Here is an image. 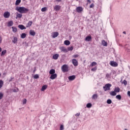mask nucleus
<instances>
[{"label": "nucleus", "instance_id": "nucleus-1", "mask_svg": "<svg viewBox=\"0 0 130 130\" xmlns=\"http://www.w3.org/2000/svg\"><path fill=\"white\" fill-rule=\"evenodd\" d=\"M16 10L20 13V14H26V13L29 12V9L22 7L16 8Z\"/></svg>", "mask_w": 130, "mask_h": 130}, {"label": "nucleus", "instance_id": "nucleus-2", "mask_svg": "<svg viewBox=\"0 0 130 130\" xmlns=\"http://www.w3.org/2000/svg\"><path fill=\"white\" fill-rule=\"evenodd\" d=\"M61 70L63 73H66L69 71V67L67 64H64L62 66Z\"/></svg>", "mask_w": 130, "mask_h": 130}, {"label": "nucleus", "instance_id": "nucleus-3", "mask_svg": "<svg viewBox=\"0 0 130 130\" xmlns=\"http://www.w3.org/2000/svg\"><path fill=\"white\" fill-rule=\"evenodd\" d=\"M111 84L108 83L106 84L104 87V91H109V90H110V87H111Z\"/></svg>", "mask_w": 130, "mask_h": 130}, {"label": "nucleus", "instance_id": "nucleus-4", "mask_svg": "<svg viewBox=\"0 0 130 130\" xmlns=\"http://www.w3.org/2000/svg\"><path fill=\"white\" fill-rule=\"evenodd\" d=\"M110 66L111 67H114V68H116V67H118V64L117 62L114 61H111L110 62Z\"/></svg>", "mask_w": 130, "mask_h": 130}, {"label": "nucleus", "instance_id": "nucleus-5", "mask_svg": "<svg viewBox=\"0 0 130 130\" xmlns=\"http://www.w3.org/2000/svg\"><path fill=\"white\" fill-rule=\"evenodd\" d=\"M77 13H82L84 11V8L82 7H78L76 8Z\"/></svg>", "mask_w": 130, "mask_h": 130}, {"label": "nucleus", "instance_id": "nucleus-6", "mask_svg": "<svg viewBox=\"0 0 130 130\" xmlns=\"http://www.w3.org/2000/svg\"><path fill=\"white\" fill-rule=\"evenodd\" d=\"M11 15V14L10 12L6 11L4 13V18H10V16Z\"/></svg>", "mask_w": 130, "mask_h": 130}, {"label": "nucleus", "instance_id": "nucleus-7", "mask_svg": "<svg viewBox=\"0 0 130 130\" xmlns=\"http://www.w3.org/2000/svg\"><path fill=\"white\" fill-rule=\"evenodd\" d=\"M124 48H125V50L126 51H127V52H130V46H129V45H128V44L125 45Z\"/></svg>", "mask_w": 130, "mask_h": 130}, {"label": "nucleus", "instance_id": "nucleus-8", "mask_svg": "<svg viewBox=\"0 0 130 130\" xmlns=\"http://www.w3.org/2000/svg\"><path fill=\"white\" fill-rule=\"evenodd\" d=\"M61 7H60V6L59 5H55L54 7V10L55 11H56V12H57L58 11H59V10H60Z\"/></svg>", "mask_w": 130, "mask_h": 130}, {"label": "nucleus", "instance_id": "nucleus-9", "mask_svg": "<svg viewBox=\"0 0 130 130\" xmlns=\"http://www.w3.org/2000/svg\"><path fill=\"white\" fill-rule=\"evenodd\" d=\"M72 61L75 67H78V60H77V59H73Z\"/></svg>", "mask_w": 130, "mask_h": 130}, {"label": "nucleus", "instance_id": "nucleus-10", "mask_svg": "<svg viewBox=\"0 0 130 130\" xmlns=\"http://www.w3.org/2000/svg\"><path fill=\"white\" fill-rule=\"evenodd\" d=\"M60 50H61V51H62V52H68V50L67 49V48H66L64 47H60Z\"/></svg>", "mask_w": 130, "mask_h": 130}, {"label": "nucleus", "instance_id": "nucleus-11", "mask_svg": "<svg viewBox=\"0 0 130 130\" xmlns=\"http://www.w3.org/2000/svg\"><path fill=\"white\" fill-rule=\"evenodd\" d=\"M56 78H57V74H54L51 75L50 79L51 80H54V79H56Z\"/></svg>", "mask_w": 130, "mask_h": 130}, {"label": "nucleus", "instance_id": "nucleus-12", "mask_svg": "<svg viewBox=\"0 0 130 130\" xmlns=\"http://www.w3.org/2000/svg\"><path fill=\"white\" fill-rule=\"evenodd\" d=\"M59 35V34H58V32H54L52 33V37L53 38H56V37H57V36H58Z\"/></svg>", "mask_w": 130, "mask_h": 130}, {"label": "nucleus", "instance_id": "nucleus-13", "mask_svg": "<svg viewBox=\"0 0 130 130\" xmlns=\"http://www.w3.org/2000/svg\"><path fill=\"white\" fill-rule=\"evenodd\" d=\"M16 19H18V18H19V19H21V18H22V17H23V15H22V14L21 13H16Z\"/></svg>", "mask_w": 130, "mask_h": 130}, {"label": "nucleus", "instance_id": "nucleus-14", "mask_svg": "<svg viewBox=\"0 0 130 130\" xmlns=\"http://www.w3.org/2000/svg\"><path fill=\"white\" fill-rule=\"evenodd\" d=\"M68 79H69V81H74V80H75V79H76V76L72 75V76H69L68 77Z\"/></svg>", "mask_w": 130, "mask_h": 130}, {"label": "nucleus", "instance_id": "nucleus-15", "mask_svg": "<svg viewBox=\"0 0 130 130\" xmlns=\"http://www.w3.org/2000/svg\"><path fill=\"white\" fill-rule=\"evenodd\" d=\"M58 57H59V54H56L53 55V59H55V60L58 59Z\"/></svg>", "mask_w": 130, "mask_h": 130}, {"label": "nucleus", "instance_id": "nucleus-16", "mask_svg": "<svg viewBox=\"0 0 130 130\" xmlns=\"http://www.w3.org/2000/svg\"><path fill=\"white\" fill-rule=\"evenodd\" d=\"M92 39V37L91 36H88L86 37L85 39V41H91Z\"/></svg>", "mask_w": 130, "mask_h": 130}, {"label": "nucleus", "instance_id": "nucleus-17", "mask_svg": "<svg viewBox=\"0 0 130 130\" xmlns=\"http://www.w3.org/2000/svg\"><path fill=\"white\" fill-rule=\"evenodd\" d=\"M33 22L32 21H29L26 24V27L28 28V27H31Z\"/></svg>", "mask_w": 130, "mask_h": 130}, {"label": "nucleus", "instance_id": "nucleus-18", "mask_svg": "<svg viewBox=\"0 0 130 130\" xmlns=\"http://www.w3.org/2000/svg\"><path fill=\"white\" fill-rule=\"evenodd\" d=\"M30 35H31V36H35V35L36 34V32L33 30H30L29 31Z\"/></svg>", "mask_w": 130, "mask_h": 130}, {"label": "nucleus", "instance_id": "nucleus-19", "mask_svg": "<svg viewBox=\"0 0 130 130\" xmlns=\"http://www.w3.org/2000/svg\"><path fill=\"white\" fill-rule=\"evenodd\" d=\"M114 91L116 93H119V92H120V88H119L118 87H115Z\"/></svg>", "mask_w": 130, "mask_h": 130}, {"label": "nucleus", "instance_id": "nucleus-20", "mask_svg": "<svg viewBox=\"0 0 130 130\" xmlns=\"http://www.w3.org/2000/svg\"><path fill=\"white\" fill-rule=\"evenodd\" d=\"M12 42H13V43H14V44L17 43V42H18V38L14 37L13 38V40H12Z\"/></svg>", "mask_w": 130, "mask_h": 130}, {"label": "nucleus", "instance_id": "nucleus-21", "mask_svg": "<svg viewBox=\"0 0 130 130\" xmlns=\"http://www.w3.org/2000/svg\"><path fill=\"white\" fill-rule=\"evenodd\" d=\"M102 44L103 45V46H107V42L104 40L102 41Z\"/></svg>", "mask_w": 130, "mask_h": 130}, {"label": "nucleus", "instance_id": "nucleus-22", "mask_svg": "<svg viewBox=\"0 0 130 130\" xmlns=\"http://www.w3.org/2000/svg\"><path fill=\"white\" fill-rule=\"evenodd\" d=\"M18 27L19 28V29H21V30H24L26 29V27L23 25H19Z\"/></svg>", "mask_w": 130, "mask_h": 130}, {"label": "nucleus", "instance_id": "nucleus-23", "mask_svg": "<svg viewBox=\"0 0 130 130\" xmlns=\"http://www.w3.org/2000/svg\"><path fill=\"white\" fill-rule=\"evenodd\" d=\"M50 75H54L55 74V70L54 69H51L49 72Z\"/></svg>", "mask_w": 130, "mask_h": 130}, {"label": "nucleus", "instance_id": "nucleus-24", "mask_svg": "<svg viewBox=\"0 0 130 130\" xmlns=\"http://www.w3.org/2000/svg\"><path fill=\"white\" fill-rule=\"evenodd\" d=\"M64 44H65V45H70L71 44V42L69 40H66L64 42Z\"/></svg>", "mask_w": 130, "mask_h": 130}, {"label": "nucleus", "instance_id": "nucleus-25", "mask_svg": "<svg viewBox=\"0 0 130 130\" xmlns=\"http://www.w3.org/2000/svg\"><path fill=\"white\" fill-rule=\"evenodd\" d=\"M47 89V85H45L42 87L41 91H45Z\"/></svg>", "mask_w": 130, "mask_h": 130}, {"label": "nucleus", "instance_id": "nucleus-26", "mask_svg": "<svg viewBox=\"0 0 130 130\" xmlns=\"http://www.w3.org/2000/svg\"><path fill=\"white\" fill-rule=\"evenodd\" d=\"M110 95H111V96H116V92L115 91H111L110 92Z\"/></svg>", "mask_w": 130, "mask_h": 130}, {"label": "nucleus", "instance_id": "nucleus-27", "mask_svg": "<svg viewBox=\"0 0 130 130\" xmlns=\"http://www.w3.org/2000/svg\"><path fill=\"white\" fill-rule=\"evenodd\" d=\"M6 53H7V50H3L1 52V56H4V55H5V54H6Z\"/></svg>", "mask_w": 130, "mask_h": 130}, {"label": "nucleus", "instance_id": "nucleus-28", "mask_svg": "<svg viewBox=\"0 0 130 130\" xmlns=\"http://www.w3.org/2000/svg\"><path fill=\"white\" fill-rule=\"evenodd\" d=\"M26 36H27V35L25 33H22L21 35V38L24 39V38H26Z\"/></svg>", "mask_w": 130, "mask_h": 130}, {"label": "nucleus", "instance_id": "nucleus-29", "mask_svg": "<svg viewBox=\"0 0 130 130\" xmlns=\"http://www.w3.org/2000/svg\"><path fill=\"white\" fill-rule=\"evenodd\" d=\"M92 99H94V100L97 99V98H98V94H93L92 96Z\"/></svg>", "mask_w": 130, "mask_h": 130}, {"label": "nucleus", "instance_id": "nucleus-30", "mask_svg": "<svg viewBox=\"0 0 130 130\" xmlns=\"http://www.w3.org/2000/svg\"><path fill=\"white\" fill-rule=\"evenodd\" d=\"M21 4V0H16L15 5L16 6H19Z\"/></svg>", "mask_w": 130, "mask_h": 130}, {"label": "nucleus", "instance_id": "nucleus-31", "mask_svg": "<svg viewBox=\"0 0 130 130\" xmlns=\"http://www.w3.org/2000/svg\"><path fill=\"white\" fill-rule=\"evenodd\" d=\"M3 86H4V81L1 80H0V89L3 88Z\"/></svg>", "mask_w": 130, "mask_h": 130}, {"label": "nucleus", "instance_id": "nucleus-32", "mask_svg": "<svg viewBox=\"0 0 130 130\" xmlns=\"http://www.w3.org/2000/svg\"><path fill=\"white\" fill-rule=\"evenodd\" d=\"M116 99L118 100H121V95H120V94L117 95L116 96Z\"/></svg>", "mask_w": 130, "mask_h": 130}, {"label": "nucleus", "instance_id": "nucleus-33", "mask_svg": "<svg viewBox=\"0 0 130 130\" xmlns=\"http://www.w3.org/2000/svg\"><path fill=\"white\" fill-rule=\"evenodd\" d=\"M13 22L12 21L8 22V27H11V26H12L13 25Z\"/></svg>", "mask_w": 130, "mask_h": 130}, {"label": "nucleus", "instance_id": "nucleus-34", "mask_svg": "<svg viewBox=\"0 0 130 130\" xmlns=\"http://www.w3.org/2000/svg\"><path fill=\"white\" fill-rule=\"evenodd\" d=\"M86 107L87 108H91L92 107V104L91 103H88L87 105H86Z\"/></svg>", "mask_w": 130, "mask_h": 130}, {"label": "nucleus", "instance_id": "nucleus-35", "mask_svg": "<svg viewBox=\"0 0 130 130\" xmlns=\"http://www.w3.org/2000/svg\"><path fill=\"white\" fill-rule=\"evenodd\" d=\"M73 49H74V47L71 46V47H68L67 50H68V51H72Z\"/></svg>", "mask_w": 130, "mask_h": 130}, {"label": "nucleus", "instance_id": "nucleus-36", "mask_svg": "<svg viewBox=\"0 0 130 130\" xmlns=\"http://www.w3.org/2000/svg\"><path fill=\"white\" fill-rule=\"evenodd\" d=\"M46 11H47V8H46V7H44L41 9L42 12H46Z\"/></svg>", "mask_w": 130, "mask_h": 130}, {"label": "nucleus", "instance_id": "nucleus-37", "mask_svg": "<svg viewBox=\"0 0 130 130\" xmlns=\"http://www.w3.org/2000/svg\"><path fill=\"white\" fill-rule=\"evenodd\" d=\"M12 29H13V31L14 32V33H16V32H17V28L16 27H12Z\"/></svg>", "mask_w": 130, "mask_h": 130}, {"label": "nucleus", "instance_id": "nucleus-38", "mask_svg": "<svg viewBox=\"0 0 130 130\" xmlns=\"http://www.w3.org/2000/svg\"><path fill=\"white\" fill-rule=\"evenodd\" d=\"M90 66H91V67H94L95 66H97V62H92Z\"/></svg>", "mask_w": 130, "mask_h": 130}, {"label": "nucleus", "instance_id": "nucleus-39", "mask_svg": "<svg viewBox=\"0 0 130 130\" xmlns=\"http://www.w3.org/2000/svg\"><path fill=\"white\" fill-rule=\"evenodd\" d=\"M107 103L108 104H111L112 103V101H111L110 99L107 100Z\"/></svg>", "mask_w": 130, "mask_h": 130}, {"label": "nucleus", "instance_id": "nucleus-40", "mask_svg": "<svg viewBox=\"0 0 130 130\" xmlns=\"http://www.w3.org/2000/svg\"><path fill=\"white\" fill-rule=\"evenodd\" d=\"M34 79H39V75L38 74H36L34 76Z\"/></svg>", "mask_w": 130, "mask_h": 130}, {"label": "nucleus", "instance_id": "nucleus-41", "mask_svg": "<svg viewBox=\"0 0 130 130\" xmlns=\"http://www.w3.org/2000/svg\"><path fill=\"white\" fill-rule=\"evenodd\" d=\"M122 84H124L125 86H126V85H127V82L126 81V80H123Z\"/></svg>", "mask_w": 130, "mask_h": 130}, {"label": "nucleus", "instance_id": "nucleus-42", "mask_svg": "<svg viewBox=\"0 0 130 130\" xmlns=\"http://www.w3.org/2000/svg\"><path fill=\"white\" fill-rule=\"evenodd\" d=\"M97 70V67H94V68L91 69V71L92 72H95V71Z\"/></svg>", "mask_w": 130, "mask_h": 130}, {"label": "nucleus", "instance_id": "nucleus-43", "mask_svg": "<svg viewBox=\"0 0 130 130\" xmlns=\"http://www.w3.org/2000/svg\"><path fill=\"white\" fill-rule=\"evenodd\" d=\"M3 97H4V94H3L2 92H0V100L1 99H3Z\"/></svg>", "mask_w": 130, "mask_h": 130}, {"label": "nucleus", "instance_id": "nucleus-44", "mask_svg": "<svg viewBox=\"0 0 130 130\" xmlns=\"http://www.w3.org/2000/svg\"><path fill=\"white\" fill-rule=\"evenodd\" d=\"M72 57H74V58H77V57H79V55L78 54L73 55Z\"/></svg>", "mask_w": 130, "mask_h": 130}, {"label": "nucleus", "instance_id": "nucleus-45", "mask_svg": "<svg viewBox=\"0 0 130 130\" xmlns=\"http://www.w3.org/2000/svg\"><path fill=\"white\" fill-rule=\"evenodd\" d=\"M13 92H18L19 91V89L16 88V89H14L13 90Z\"/></svg>", "mask_w": 130, "mask_h": 130}, {"label": "nucleus", "instance_id": "nucleus-46", "mask_svg": "<svg viewBox=\"0 0 130 130\" xmlns=\"http://www.w3.org/2000/svg\"><path fill=\"white\" fill-rule=\"evenodd\" d=\"M26 103H27V100L24 99L23 101V104H26Z\"/></svg>", "mask_w": 130, "mask_h": 130}, {"label": "nucleus", "instance_id": "nucleus-47", "mask_svg": "<svg viewBox=\"0 0 130 130\" xmlns=\"http://www.w3.org/2000/svg\"><path fill=\"white\" fill-rule=\"evenodd\" d=\"M89 8L90 9H92V8H94V4H91L90 6H89Z\"/></svg>", "mask_w": 130, "mask_h": 130}, {"label": "nucleus", "instance_id": "nucleus-48", "mask_svg": "<svg viewBox=\"0 0 130 130\" xmlns=\"http://www.w3.org/2000/svg\"><path fill=\"white\" fill-rule=\"evenodd\" d=\"M60 130H63V125H60Z\"/></svg>", "mask_w": 130, "mask_h": 130}, {"label": "nucleus", "instance_id": "nucleus-49", "mask_svg": "<svg viewBox=\"0 0 130 130\" xmlns=\"http://www.w3.org/2000/svg\"><path fill=\"white\" fill-rule=\"evenodd\" d=\"M106 77V78H110V75H109V74H107Z\"/></svg>", "mask_w": 130, "mask_h": 130}, {"label": "nucleus", "instance_id": "nucleus-50", "mask_svg": "<svg viewBox=\"0 0 130 130\" xmlns=\"http://www.w3.org/2000/svg\"><path fill=\"white\" fill-rule=\"evenodd\" d=\"M75 116H80V113H77V114H76Z\"/></svg>", "mask_w": 130, "mask_h": 130}, {"label": "nucleus", "instance_id": "nucleus-51", "mask_svg": "<svg viewBox=\"0 0 130 130\" xmlns=\"http://www.w3.org/2000/svg\"><path fill=\"white\" fill-rule=\"evenodd\" d=\"M127 94H128V95L130 97V91H128L127 92Z\"/></svg>", "mask_w": 130, "mask_h": 130}, {"label": "nucleus", "instance_id": "nucleus-52", "mask_svg": "<svg viewBox=\"0 0 130 130\" xmlns=\"http://www.w3.org/2000/svg\"><path fill=\"white\" fill-rule=\"evenodd\" d=\"M87 2H88L89 4H91V1L90 0H87Z\"/></svg>", "mask_w": 130, "mask_h": 130}, {"label": "nucleus", "instance_id": "nucleus-53", "mask_svg": "<svg viewBox=\"0 0 130 130\" xmlns=\"http://www.w3.org/2000/svg\"><path fill=\"white\" fill-rule=\"evenodd\" d=\"M2 42V37L0 36V43Z\"/></svg>", "mask_w": 130, "mask_h": 130}, {"label": "nucleus", "instance_id": "nucleus-54", "mask_svg": "<svg viewBox=\"0 0 130 130\" xmlns=\"http://www.w3.org/2000/svg\"><path fill=\"white\" fill-rule=\"evenodd\" d=\"M61 0H56V2H58V3H59V2H61Z\"/></svg>", "mask_w": 130, "mask_h": 130}, {"label": "nucleus", "instance_id": "nucleus-55", "mask_svg": "<svg viewBox=\"0 0 130 130\" xmlns=\"http://www.w3.org/2000/svg\"><path fill=\"white\" fill-rule=\"evenodd\" d=\"M123 34H126V31H123Z\"/></svg>", "mask_w": 130, "mask_h": 130}, {"label": "nucleus", "instance_id": "nucleus-56", "mask_svg": "<svg viewBox=\"0 0 130 130\" xmlns=\"http://www.w3.org/2000/svg\"><path fill=\"white\" fill-rule=\"evenodd\" d=\"M2 47H0V52H2Z\"/></svg>", "mask_w": 130, "mask_h": 130}, {"label": "nucleus", "instance_id": "nucleus-57", "mask_svg": "<svg viewBox=\"0 0 130 130\" xmlns=\"http://www.w3.org/2000/svg\"><path fill=\"white\" fill-rule=\"evenodd\" d=\"M1 76H2V74L0 73V77H1Z\"/></svg>", "mask_w": 130, "mask_h": 130}, {"label": "nucleus", "instance_id": "nucleus-58", "mask_svg": "<svg viewBox=\"0 0 130 130\" xmlns=\"http://www.w3.org/2000/svg\"><path fill=\"white\" fill-rule=\"evenodd\" d=\"M34 73H35V70L34 71Z\"/></svg>", "mask_w": 130, "mask_h": 130}, {"label": "nucleus", "instance_id": "nucleus-59", "mask_svg": "<svg viewBox=\"0 0 130 130\" xmlns=\"http://www.w3.org/2000/svg\"><path fill=\"white\" fill-rule=\"evenodd\" d=\"M4 75H6V74L4 73Z\"/></svg>", "mask_w": 130, "mask_h": 130}, {"label": "nucleus", "instance_id": "nucleus-60", "mask_svg": "<svg viewBox=\"0 0 130 130\" xmlns=\"http://www.w3.org/2000/svg\"><path fill=\"white\" fill-rule=\"evenodd\" d=\"M125 130H127V129H125Z\"/></svg>", "mask_w": 130, "mask_h": 130}, {"label": "nucleus", "instance_id": "nucleus-61", "mask_svg": "<svg viewBox=\"0 0 130 130\" xmlns=\"http://www.w3.org/2000/svg\"><path fill=\"white\" fill-rule=\"evenodd\" d=\"M23 1H26V0H23Z\"/></svg>", "mask_w": 130, "mask_h": 130}]
</instances>
